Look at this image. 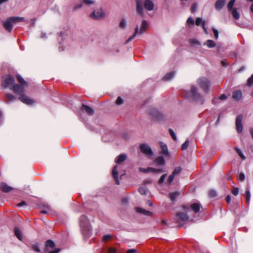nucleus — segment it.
Segmentation results:
<instances>
[{
    "mask_svg": "<svg viewBox=\"0 0 253 253\" xmlns=\"http://www.w3.org/2000/svg\"><path fill=\"white\" fill-rule=\"evenodd\" d=\"M26 204V202L24 201H22L21 203L18 204V206L22 207Z\"/></svg>",
    "mask_w": 253,
    "mask_h": 253,
    "instance_id": "obj_62",
    "label": "nucleus"
},
{
    "mask_svg": "<svg viewBox=\"0 0 253 253\" xmlns=\"http://www.w3.org/2000/svg\"><path fill=\"white\" fill-rule=\"evenodd\" d=\"M204 45H206L209 48H212L215 46V43L213 41L208 40L204 43Z\"/></svg>",
    "mask_w": 253,
    "mask_h": 253,
    "instance_id": "obj_28",
    "label": "nucleus"
},
{
    "mask_svg": "<svg viewBox=\"0 0 253 253\" xmlns=\"http://www.w3.org/2000/svg\"><path fill=\"white\" fill-rule=\"evenodd\" d=\"M111 236L110 235H104L102 238V241L104 242H106L110 240L111 238Z\"/></svg>",
    "mask_w": 253,
    "mask_h": 253,
    "instance_id": "obj_50",
    "label": "nucleus"
},
{
    "mask_svg": "<svg viewBox=\"0 0 253 253\" xmlns=\"http://www.w3.org/2000/svg\"><path fill=\"white\" fill-rule=\"evenodd\" d=\"M212 30H213V32L214 35V37H215V39H217L218 37V31L216 29H214V28H213Z\"/></svg>",
    "mask_w": 253,
    "mask_h": 253,
    "instance_id": "obj_54",
    "label": "nucleus"
},
{
    "mask_svg": "<svg viewBox=\"0 0 253 253\" xmlns=\"http://www.w3.org/2000/svg\"><path fill=\"white\" fill-rule=\"evenodd\" d=\"M150 169H151V172H152L161 173L164 171V170L162 169H155L152 168Z\"/></svg>",
    "mask_w": 253,
    "mask_h": 253,
    "instance_id": "obj_43",
    "label": "nucleus"
},
{
    "mask_svg": "<svg viewBox=\"0 0 253 253\" xmlns=\"http://www.w3.org/2000/svg\"><path fill=\"white\" fill-rule=\"evenodd\" d=\"M169 134L170 135L172 138L174 140L176 141L177 138H176V135H175L174 131L171 128H169Z\"/></svg>",
    "mask_w": 253,
    "mask_h": 253,
    "instance_id": "obj_39",
    "label": "nucleus"
},
{
    "mask_svg": "<svg viewBox=\"0 0 253 253\" xmlns=\"http://www.w3.org/2000/svg\"><path fill=\"white\" fill-rule=\"evenodd\" d=\"M14 233L16 237L19 240L21 241L22 239V234L20 229L17 227H15L14 229Z\"/></svg>",
    "mask_w": 253,
    "mask_h": 253,
    "instance_id": "obj_27",
    "label": "nucleus"
},
{
    "mask_svg": "<svg viewBox=\"0 0 253 253\" xmlns=\"http://www.w3.org/2000/svg\"><path fill=\"white\" fill-rule=\"evenodd\" d=\"M204 21L202 20L201 18H197L196 20V25L197 26H200L201 24H203V22Z\"/></svg>",
    "mask_w": 253,
    "mask_h": 253,
    "instance_id": "obj_48",
    "label": "nucleus"
},
{
    "mask_svg": "<svg viewBox=\"0 0 253 253\" xmlns=\"http://www.w3.org/2000/svg\"><path fill=\"white\" fill-rule=\"evenodd\" d=\"M216 192L215 190H211L209 191V195L211 197H215L216 196Z\"/></svg>",
    "mask_w": 253,
    "mask_h": 253,
    "instance_id": "obj_49",
    "label": "nucleus"
},
{
    "mask_svg": "<svg viewBox=\"0 0 253 253\" xmlns=\"http://www.w3.org/2000/svg\"><path fill=\"white\" fill-rule=\"evenodd\" d=\"M154 163L157 166H164L165 164V160L163 157L159 156L155 159Z\"/></svg>",
    "mask_w": 253,
    "mask_h": 253,
    "instance_id": "obj_20",
    "label": "nucleus"
},
{
    "mask_svg": "<svg viewBox=\"0 0 253 253\" xmlns=\"http://www.w3.org/2000/svg\"><path fill=\"white\" fill-rule=\"evenodd\" d=\"M175 73L174 71L167 73L163 78L164 81H169L171 80L175 76Z\"/></svg>",
    "mask_w": 253,
    "mask_h": 253,
    "instance_id": "obj_23",
    "label": "nucleus"
},
{
    "mask_svg": "<svg viewBox=\"0 0 253 253\" xmlns=\"http://www.w3.org/2000/svg\"><path fill=\"white\" fill-rule=\"evenodd\" d=\"M189 141L188 140H186L185 142L181 145V150H186L188 147Z\"/></svg>",
    "mask_w": 253,
    "mask_h": 253,
    "instance_id": "obj_41",
    "label": "nucleus"
},
{
    "mask_svg": "<svg viewBox=\"0 0 253 253\" xmlns=\"http://www.w3.org/2000/svg\"><path fill=\"white\" fill-rule=\"evenodd\" d=\"M0 189L3 192L7 193L11 191L13 188L8 186L6 183L2 182L0 184Z\"/></svg>",
    "mask_w": 253,
    "mask_h": 253,
    "instance_id": "obj_16",
    "label": "nucleus"
},
{
    "mask_svg": "<svg viewBox=\"0 0 253 253\" xmlns=\"http://www.w3.org/2000/svg\"><path fill=\"white\" fill-rule=\"evenodd\" d=\"M226 0H217L215 3V8L217 10H221L225 4Z\"/></svg>",
    "mask_w": 253,
    "mask_h": 253,
    "instance_id": "obj_17",
    "label": "nucleus"
},
{
    "mask_svg": "<svg viewBox=\"0 0 253 253\" xmlns=\"http://www.w3.org/2000/svg\"><path fill=\"white\" fill-rule=\"evenodd\" d=\"M243 116L240 115L237 116L236 120V127L237 131L240 133L243 131V126L242 124Z\"/></svg>",
    "mask_w": 253,
    "mask_h": 253,
    "instance_id": "obj_12",
    "label": "nucleus"
},
{
    "mask_svg": "<svg viewBox=\"0 0 253 253\" xmlns=\"http://www.w3.org/2000/svg\"><path fill=\"white\" fill-rule=\"evenodd\" d=\"M174 177H175V175H173L172 173L171 175H170L169 176V177H168V179H167V181L166 182V184H168V185L171 184V183H172V182L174 180Z\"/></svg>",
    "mask_w": 253,
    "mask_h": 253,
    "instance_id": "obj_33",
    "label": "nucleus"
},
{
    "mask_svg": "<svg viewBox=\"0 0 253 253\" xmlns=\"http://www.w3.org/2000/svg\"><path fill=\"white\" fill-rule=\"evenodd\" d=\"M231 13H232L233 16L234 17V18L235 19L238 20L240 18V14L237 11V9L236 8H234L231 10Z\"/></svg>",
    "mask_w": 253,
    "mask_h": 253,
    "instance_id": "obj_29",
    "label": "nucleus"
},
{
    "mask_svg": "<svg viewBox=\"0 0 253 253\" xmlns=\"http://www.w3.org/2000/svg\"><path fill=\"white\" fill-rule=\"evenodd\" d=\"M139 148L141 152L144 155L148 156H152L153 154L151 147L147 144L143 143L140 145Z\"/></svg>",
    "mask_w": 253,
    "mask_h": 253,
    "instance_id": "obj_8",
    "label": "nucleus"
},
{
    "mask_svg": "<svg viewBox=\"0 0 253 253\" xmlns=\"http://www.w3.org/2000/svg\"><path fill=\"white\" fill-rule=\"evenodd\" d=\"M148 189L145 186H142L139 188V192L141 195H146L147 193Z\"/></svg>",
    "mask_w": 253,
    "mask_h": 253,
    "instance_id": "obj_30",
    "label": "nucleus"
},
{
    "mask_svg": "<svg viewBox=\"0 0 253 253\" xmlns=\"http://www.w3.org/2000/svg\"><path fill=\"white\" fill-rule=\"evenodd\" d=\"M197 4L196 3H193L191 6V11L192 12H195L197 8Z\"/></svg>",
    "mask_w": 253,
    "mask_h": 253,
    "instance_id": "obj_47",
    "label": "nucleus"
},
{
    "mask_svg": "<svg viewBox=\"0 0 253 253\" xmlns=\"http://www.w3.org/2000/svg\"><path fill=\"white\" fill-rule=\"evenodd\" d=\"M160 145L162 149L161 153L165 155H169V151L168 149V147L166 144L163 142H160Z\"/></svg>",
    "mask_w": 253,
    "mask_h": 253,
    "instance_id": "obj_24",
    "label": "nucleus"
},
{
    "mask_svg": "<svg viewBox=\"0 0 253 253\" xmlns=\"http://www.w3.org/2000/svg\"><path fill=\"white\" fill-rule=\"evenodd\" d=\"M81 231L84 238H88L92 234V230L88 218L84 215L80 218Z\"/></svg>",
    "mask_w": 253,
    "mask_h": 253,
    "instance_id": "obj_2",
    "label": "nucleus"
},
{
    "mask_svg": "<svg viewBox=\"0 0 253 253\" xmlns=\"http://www.w3.org/2000/svg\"><path fill=\"white\" fill-rule=\"evenodd\" d=\"M187 94L195 100L200 102L201 104L204 103V100L203 96L198 92L197 89L195 86H193L191 88L190 92L187 93Z\"/></svg>",
    "mask_w": 253,
    "mask_h": 253,
    "instance_id": "obj_6",
    "label": "nucleus"
},
{
    "mask_svg": "<svg viewBox=\"0 0 253 253\" xmlns=\"http://www.w3.org/2000/svg\"><path fill=\"white\" fill-rule=\"evenodd\" d=\"M45 251L48 253H58L60 252V249H56L55 251H49L50 249L54 248L55 243L51 240H48L45 242Z\"/></svg>",
    "mask_w": 253,
    "mask_h": 253,
    "instance_id": "obj_11",
    "label": "nucleus"
},
{
    "mask_svg": "<svg viewBox=\"0 0 253 253\" xmlns=\"http://www.w3.org/2000/svg\"><path fill=\"white\" fill-rule=\"evenodd\" d=\"M236 152L238 153V154L239 155V156L243 160H245L246 159V157L244 155L243 152L241 151V150L240 149H239L237 147H235V148Z\"/></svg>",
    "mask_w": 253,
    "mask_h": 253,
    "instance_id": "obj_35",
    "label": "nucleus"
},
{
    "mask_svg": "<svg viewBox=\"0 0 253 253\" xmlns=\"http://www.w3.org/2000/svg\"><path fill=\"white\" fill-rule=\"evenodd\" d=\"M104 16L105 13L101 8L94 10L90 15V17L91 18L96 20L102 19L104 17Z\"/></svg>",
    "mask_w": 253,
    "mask_h": 253,
    "instance_id": "obj_9",
    "label": "nucleus"
},
{
    "mask_svg": "<svg viewBox=\"0 0 253 253\" xmlns=\"http://www.w3.org/2000/svg\"><path fill=\"white\" fill-rule=\"evenodd\" d=\"M181 170L182 169L180 167H176L173 171L172 174L175 176L179 174L181 172Z\"/></svg>",
    "mask_w": 253,
    "mask_h": 253,
    "instance_id": "obj_37",
    "label": "nucleus"
},
{
    "mask_svg": "<svg viewBox=\"0 0 253 253\" xmlns=\"http://www.w3.org/2000/svg\"><path fill=\"white\" fill-rule=\"evenodd\" d=\"M126 25V22L125 19H122L121 20L119 23V26L122 29H125Z\"/></svg>",
    "mask_w": 253,
    "mask_h": 253,
    "instance_id": "obj_36",
    "label": "nucleus"
},
{
    "mask_svg": "<svg viewBox=\"0 0 253 253\" xmlns=\"http://www.w3.org/2000/svg\"><path fill=\"white\" fill-rule=\"evenodd\" d=\"M24 18L22 17H11L3 22V27L9 32H10L13 28V24L18 22L23 21Z\"/></svg>",
    "mask_w": 253,
    "mask_h": 253,
    "instance_id": "obj_4",
    "label": "nucleus"
},
{
    "mask_svg": "<svg viewBox=\"0 0 253 253\" xmlns=\"http://www.w3.org/2000/svg\"><path fill=\"white\" fill-rule=\"evenodd\" d=\"M176 220L178 222L182 221H187L189 220V216L186 213L183 212H178L176 215Z\"/></svg>",
    "mask_w": 253,
    "mask_h": 253,
    "instance_id": "obj_13",
    "label": "nucleus"
},
{
    "mask_svg": "<svg viewBox=\"0 0 253 253\" xmlns=\"http://www.w3.org/2000/svg\"><path fill=\"white\" fill-rule=\"evenodd\" d=\"M238 179L241 181H244L245 179V175L243 173H240L238 176Z\"/></svg>",
    "mask_w": 253,
    "mask_h": 253,
    "instance_id": "obj_51",
    "label": "nucleus"
},
{
    "mask_svg": "<svg viewBox=\"0 0 253 253\" xmlns=\"http://www.w3.org/2000/svg\"><path fill=\"white\" fill-rule=\"evenodd\" d=\"M178 195V193L177 192L170 193L169 195V198L172 201L175 200L176 197Z\"/></svg>",
    "mask_w": 253,
    "mask_h": 253,
    "instance_id": "obj_32",
    "label": "nucleus"
},
{
    "mask_svg": "<svg viewBox=\"0 0 253 253\" xmlns=\"http://www.w3.org/2000/svg\"><path fill=\"white\" fill-rule=\"evenodd\" d=\"M253 84V74L248 79L247 85L251 86Z\"/></svg>",
    "mask_w": 253,
    "mask_h": 253,
    "instance_id": "obj_40",
    "label": "nucleus"
},
{
    "mask_svg": "<svg viewBox=\"0 0 253 253\" xmlns=\"http://www.w3.org/2000/svg\"><path fill=\"white\" fill-rule=\"evenodd\" d=\"M218 102H219V99L217 98H213V99L212 100V102L214 104H216L218 103Z\"/></svg>",
    "mask_w": 253,
    "mask_h": 253,
    "instance_id": "obj_58",
    "label": "nucleus"
},
{
    "mask_svg": "<svg viewBox=\"0 0 253 253\" xmlns=\"http://www.w3.org/2000/svg\"><path fill=\"white\" fill-rule=\"evenodd\" d=\"M232 193L235 195L237 196L239 193V189L238 188H234L232 191Z\"/></svg>",
    "mask_w": 253,
    "mask_h": 253,
    "instance_id": "obj_52",
    "label": "nucleus"
},
{
    "mask_svg": "<svg viewBox=\"0 0 253 253\" xmlns=\"http://www.w3.org/2000/svg\"><path fill=\"white\" fill-rule=\"evenodd\" d=\"M143 4L145 8L148 11H151L154 8V4L151 0H145Z\"/></svg>",
    "mask_w": 253,
    "mask_h": 253,
    "instance_id": "obj_15",
    "label": "nucleus"
},
{
    "mask_svg": "<svg viewBox=\"0 0 253 253\" xmlns=\"http://www.w3.org/2000/svg\"><path fill=\"white\" fill-rule=\"evenodd\" d=\"M226 98V96L225 94H222L220 96L219 98L220 100H225Z\"/></svg>",
    "mask_w": 253,
    "mask_h": 253,
    "instance_id": "obj_61",
    "label": "nucleus"
},
{
    "mask_svg": "<svg viewBox=\"0 0 253 253\" xmlns=\"http://www.w3.org/2000/svg\"><path fill=\"white\" fill-rule=\"evenodd\" d=\"M136 4V11L137 13L141 16L144 14L143 8V2L141 0H135Z\"/></svg>",
    "mask_w": 253,
    "mask_h": 253,
    "instance_id": "obj_14",
    "label": "nucleus"
},
{
    "mask_svg": "<svg viewBox=\"0 0 253 253\" xmlns=\"http://www.w3.org/2000/svg\"><path fill=\"white\" fill-rule=\"evenodd\" d=\"M201 207V206L199 203H196L192 204L191 208H189V207L187 206H184L183 210L186 213L190 211L191 210H192L194 212L197 213L199 211Z\"/></svg>",
    "mask_w": 253,
    "mask_h": 253,
    "instance_id": "obj_10",
    "label": "nucleus"
},
{
    "mask_svg": "<svg viewBox=\"0 0 253 253\" xmlns=\"http://www.w3.org/2000/svg\"><path fill=\"white\" fill-rule=\"evenodd\" d=\"M16 79L20 85L14 84V78L11 76L6 75L3 77L2 85L4 88L9 87L15 93L20 95L18 99L24 104L32 105L35 101L24 94L25 91L24 87L28 86L27 83L19 75H17Z\"/></svg>",
    "mask_w": 253,
    "mask_h": 253,
    "instance_id": "obj_1",
    "label": "nucleus"
},
{
    "mask_svg": "<svg viewBox=\"0 0 253 253\" xmlns=\"http://www.w3.org/2000/svg\"><path fill=\"white\" fill-rule=\"evenodd\" d=\"M117 166H115L114 167L113 170H112V175H113V176L115 180L116 183L117 185H119L120 181L118 179V172L117 171Z\"/></svg>",
    "mask_w": 253,
    "mask_h": 253,
    "instance_id": "obj_19",
    "label": "nucleus"
},
{
    "mask_svg": "<svg viewBox=\"0 0 253 253\" xmlns=\"http://www.w3.org/2000/svg\"><path fill=\"white\" fill-rule=\"evenodd\" d=\"M235 0H230L227 4V8L228 10L231 11L234 8L233 6L235 3Z\"/></svg>",
    "mask_w": 253,
    "mask_h": 253,
    "instance_id": "obj_34",
    "label": "nucleus"
},
{
    "mask_svg": "<svg viewBox=\"0 0 253 253\" xmlns=\"http://www.w3.org/2000/svg\"><path fill=\"white\" fill-rule=\"evenodd\" d=\"M16 100V97L11 94H6L5 96V101L7 103H10L14 102Z\"/></svg>",
    "mask_w": 253,
    "mask_h": 253,
    "instance_id": "obj_21",
    "label": "nucleus"
},
{
    "mask_svg": "<svg viewBox=\"0 0 253 253\" xmlns=\"http://www.w3.org/2000/svg\"><path fill=\"white\" fill-rule=\"evenodd\" d=\"M147 27H148L147 22L145 20H143L141 22V27H140L139 32L138 31V30H139L138 26L137 25L135 28V30H134V32L133 34L128 38V39L126 41V43H127V42H129L130 41H131L132 40H133L135 37V36H136V35L137 34L139 33L140 35L143 34L146 30Z\"/></svg>",
    "mask_w": 253,
    "mask_h": 253,
    "instance_id": "obj_5",
    "label": "nucleus"
},
{
    "mask_svg": "<svg viewBox=\"0 0 253 253\" xmlns=\"http://www.w3.org/2000/svg\"><path fill=\"white\" fill-rule=\"evenodd\" d=\"M137 252L136 250L134 249H129L127 251L126 253H136Z\"/></svg>",
    "mask_w": 253,
    "mask_h": 253,
    "instance_id": "obj_57",
    "label": "nucleus"
},
{
    "mask_svg": "<svg viewBox=\"0 0 253 253\" xmlns=\"http://www.w3.org/2000/svg\"><path fill=\"white\" fill-rule=\"evenodd\" d=\"M44 207L45 208L44 210H41V212L43 214L48 213L49 212L51 211V208L48 205H44Z\"/></svg>",
    "mask_w": 253,
    "mask_h": 253,
    "instance_id": "obj_31",
    "label": "nucleus"
},
{
    "mask_svg": "<svg viewBox=\"0 0 253 253\" xmlns=\"http://www.w3.org/2000/svg\"><path fill=\"white\" fill-rule=\"evenodd\" d=\"M126 157H127L126 154H121L116 158L115 163L117 164H120L125 161L126 159Z\"/></svg>",
    "mask_w": 253,
    "mask_h": 253,
    "instance_id": "obj_26",
    "label": "nucleus"
},
{
    "mask_svg": "<svg viewBox=\"0 0 253 253\" xmlns=\"http://www.w3.org/2000/svg\"><path fill=\"white\" fill-rule=\"evenodd\" d=\"M109 253H116V250L114 248H110L109 249Z\"/></svg>",
    "mask_w": 253,
    "mask_h": 253,
    "instance_id": "obj_60",
    "label": "nucleus"
},
{
    "mask_svg": "<svg viewBox=\"0 0 253 253\" xmlns=\"http://www.w3.org/2000/svg\"><path fill=\"white\" fill-rule=\"evenodd\" d=\"M136 211L138 213H142V214L147 215V216H150L152 214V212H151L149 211L145 210L141 208H136Z\"/></svg>",
    "mask_w": 253,
    "mask_h": 253,
    "instance_id": "obj_22",
    "label": "nucleus"
},
{
    "mask_svg": "<svg viewBox=\"0 0 253 253\" xmlns=\"http://www.w3.org/2000/svg\"><path fill=\"white\" fill-rule=\"evenodd\" d=\"M167 175V174H164L161 176V177L159 180V182H158V183L160 185H161L163 183V182H164V181L166 179Z\"/></svg>",
    "mask_w": 253,
    "mask_h": 253,
    "instance_id": "obj_42",
    "label": "nucleus"
},
{
    "mask_svg": "<svg viewBox=\"0 0 253 253\" xmlns=\"http://www.w3.org/2000/svg\"><path fill=\"white\" fill-rule=\"evenodd\" d=\"M197 83L201 88L206 92L209 91L210 83L205 77H200L197 80Z\"/></svg>",
    "mask_w": 253,
    "mask_h": 253,
    "instance_id": "obj_7",
    "label": "nucleus"
},
{
    "mask_svg": "<svg viewBox=\"0 0 253 253\" xmlns=\"http://www.w3.org/2000/svg\"><path fill=\"white\" fill-rule=\"evenodd\" d=\"M124 100L120 96H119L116 101V104L118 105L122 104Z\"/></svg>",
    "mask_w": 253,
    "mask_h": 253,
    "instance_id": "obj_46",
    "label": "nucleus"
},
{
    "mask_svg": "<svg viewBox=\"0 0 253 253\" xmlns=\"http://www.w3.org/2000/svg\"><path fill=\"white\" fill-rule=\"evenodd\" d=\"M151 168H148L147 169H145V168H140L139 169V170L141 172H144V173H146V172H151V169H150Z\"/></svg>",
    "mask_w": 253,
    "mask_h": 253,
    "instance_id": "obj_45",
    "label": "nucleus"
},
{
    "mask_svg": "<svg viewBox=\"0 0 253 253\" xmlns=\"http://www.w3.org/2000/svg\"><path fill=\"white\" fill-rule=\"evenodd\" d=\"M225 200L228 204L230 203L231 201V196L230 195H227L226 197Z\"/></svg>",
    "mask_w": 253,
    "mask_h": 253,
    "instance_id": "obj_59",
    "label": "nucleus"
},
{
    "mask_svg": "<svg viewBox=\"0 0 253 253\" xmlns=\"http://www.w3.org/2000/svg\"><path fill=\"white\" fill-rule=\"evenodd\" d=\"M190 42L191 44H199V42L197 41H196V40H194V39L190 40Z\"/></svg>",
    "mask_w": 253,
    "mask_h": 253,
    "instance_id": "obj_56",
    "label": "nucleus"
},
{
    "mask_svg": "<svg viewBox=\"0 0 253 253\" xmlns=\"http://www.w3.org/2000/svg\"><path fill=\"white\" fill-rule=\"evenodd\" d=\"M82 110H84L88 115L92 116L94 114L93 109L90 107L87 106L84 104H83L82 107Z\"/></svg>",
    "mask_w": 253,
    "mask_h": 253,
    "instance_id": "obj_18",
    "label": "nucleus"
},
{
    "mask_svg": "<svg viewBox=\"0 0 253 253\" xmlns=\"http://www.w3.org/2000/svg\"><path fill=\"white\" fill-rule=\"evenodd\" d=\"M32 249L33 250L37 252H40L41 250L38 244H35L32 246Z\"/></svg>",
    "mask_w": 253,
    "mask_h": 253,
    "instance_id": "obj_44",
    "label": "nucleus"
},
{
    "mask_svg": "<svg viewBox=\"0 0 253 253\" xmlns=\"http://www.w3.org/2000/svg\"><path fill=\"white\" fill-rule=\"evenodd\" d=\"M251 197V194L250 192L249 189H247V191L246 192V202L247 203H249Z\"/></svg>",
    "mask_w": 253,
    "mask_h": 253,
    "instance_id": "obj_38",
    "label": "nucleus"
},
{
    "mask_svg": "<svg viewBox=\"0 0 253 253\" xmlns=\"http://www.w3.org/2000/svg\"><path fill=\"white\" fill-rule=\"evenodd\" d=\"M83 1L84 3L88 4V5H90V4L93 3V2H94V1L92 0H83Z\"/></svg>",
    "mask_w": 253,
    "mask_h": 253,
    "instance_id": "obj_55",
    "label": "nucleus"
},
{
    "mask_svg": "<svg viewBox=\"0 0 253 253\" xmlns=\"http://www.w3.org/2000/svg\"><path fill=\"white\" fill-rule=\"evenodd\" d=\"M233 99L236 100H239L242 98V92L241 90H236L234 91L232 95Z\"/></svg>",
    "mask_w": 253,
    "mask_h": 253,
    "instance_id": "obj_25",
    "label": "nucleus"
},
{
    "mask_svg": "<svg viewBox=\"0 0 253 253\" xmlns=\"http://www.w3.org/2000/svg\"><path fill=\"white\" fill-rule=\"evenodd\" d=\"M250 132L252 138L253 139V128H250Z\"/></svg>",
    "mask_w": 253,
    "mask_h": 253,
    "instance_id": "obj_64",
    "label": "nucleus"
},
{
    "mask_svg": "<svg viewBox=\"0 0 253 253\" xmlns=\"http://www.w3.org/2000/svg\"><path fill=\"white\" fill-rule=\"evenodd\" d=\"M147 113L153 120L158 122H165L169 118L167 114L159 111L154 107H149L147 110Z\"/></svg>",
    "mask_w": 253,
    "mask_h": 253,
    "instance_id": "obj_3",
    "label": "nucleus"
},
{
    "mask_svg": "<svg viewBox=\"0 0 253 253\" xmlns=\"http://www.w3.org/2000/svg\"><path fill=\"white\" fill-rule=\"evenodd\" d=\"M187 23L189 24H192L193 25L194 23V20L192 19V17H189L187 20Z\"/></svg>",
    "mask_w": 253,
    "mask_h": 253,
    "instance_id": "obj_53",
    "label": "nucleus"
},
{
    "mask_svg": "<svg viewBox=\"0 0 253 253\" xmlns=\"http://www.w3.org/2000/svg\"><path fill=\"white\" fill-rule=\"evenodd\" d=\"M221 64L224 67H227L228 65V64L226 63V62L224 60L221 61Z\"/></svg>",
    "mask_w": 253,
    "mask_h": 253,
    "instance_id": "obj_63",
    "label": "nucleus"
}]
</instances>
